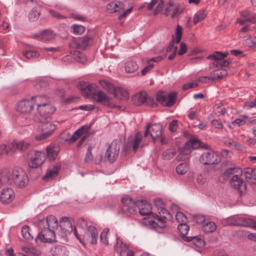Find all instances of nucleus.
I'll use <instances>...</instances> for the list:
<instances>
[{"mask_svg":"<svg viewBox=\"0 0 256 256\" xmlns=\"http://www.w3.org/2000/svg\"><path fill=\"white\" fill-rule=\"evenodd\" d=\"M28 181L26 172L18 166L12 170H4L0 174V186L7 185L22 188L28 185Z\"/></svg>","mask_w":256,"mask_h":256,"instance_id":"f257e3e1","label":"nucleus"},{"mask_svg":"<svg viewBox=\"0 0 256 256\" xmlns=\"http://www.w3.org/2000/svg\"><path fill=\"white\" fill-rule=\"evenodd\" d=\"M122 206L120 208L119 212L127 216L136 214V207L138 208L139 213L142 216H150L152 214V205L146 200H140L134 201L131 198L126 196L122 199Z\"/></svg>","mask_w":256,"mask_h":256,"instance_id":"f03ea898","label":"nucleus"},{"mask_svg":"<svg viewBox=\"0 0 256 256\" xmlns=\"http://www.w3.org/2000/svg\"><path fill=\"white\" fill-rule=\"evenodd\" d=\"M78 88L81 91L83 96L86 97L92 96V98L97 102L101 104L108 108H120V106H117L113 104L111 98L104 92L98 90L96 92V86L86 82H81L78 84Z\"/></svg>","mask_w":256,"mask_h":256,"instance_id":"7ed1b4c3","label":"nucleus"},{"mask_svg":"<svg viewBox=\"0 0 256 256\" xmlns=\"http://www.w3.org/2000/svg\"><path fill=\"white\" fill-rule=\"evenodd\" d=\"M158 212L160 216L152 213L153 218L148 217V218H144V220H146V224L149 225L151 228L158 232H161V230L166 227L165 220H170L172 218V216L164 207L160 208Z\"/></svg>","mask_w":256,"mask_h":256,"instance_id":"20e7f679","label":"nucleus"},{"mask_svg":"<svg viewBox=\"0 0 256 256\" xmlns=\"http://www.w3.org/2000/svg\"><path fill=\"white\" fill-rule=\"evenodd\" d=\"M200 148L208 150L209 146L200 142L198 138H192L184 144L182 148H178V152L179 154L176 156V160L178 161H186L190 158V150Z\"/></svg>","mask_w":256,"mask_h":256,"instance_id":"39448f33","label":"nucleus"},{"mask_svg":"<svg viewBox=\"0 0 256 256\" xmlns=\"http://www.w3.org/2000/svg\"><path fill=\"white\" fill-rule=\"evenodd\" d=\"M46 154L41 151H34V154L32 156L28 161V172L33 178H36L40 175V172H36L35 168L40 166L46 160Z\"/></svg>","mask_w":256,"mask_h":256,"instance_id":"423d86ee","label":"nucleus"},{"mask_svg":"<svg viewBox=\"0 0 256 256\" xmlns=\"http://www.w3.org/2000/svg\"><path fill=\"white\" fill-rule=\"evenodd\" d=\"M38 228L40 231L35 238L36 244H39L42 242L52 243L56 241L55 231L51 230L48 227L38 226Z\"/></svg>","mask_w":256,"mask_h":256,"instance_id":"0eeeda50","label":"nucleus"},{"mask_svg":"<svg viewBox=\"0 0 256 256\" xmlns=\"http://www.w3.org/2000/svg\"><path fill=\"white\" fill-rule=\"evenodd\" d=\"M177 93L175 92H170L168 94L163 91H159L156 95V100L162 106L170 107L176 103Z\"/></svg>","mask_w":256,"mask_h":256,"instance_id":"6e6552de","label":"nucleus"},{"mask_svg":"<svg viewBox=\"0 0 256 256\" xmlns=\"http://www.w3.org/2000/svg\"><path fill=\"white\" fill-rule=\"evenodd\" d=\"M119 142L118 140H114L108 146L104 155L110 162H114L118 157L120 151Z\"/></svg>","mask_w":256,"mask_h":256,"instance_id":"1a4fd4ad","label":"nucleus"},{"mask_svg":"<svg viewBox=\"0 0 256 256\" xmlns=\"http://www.w3.org/2000/svg\"><path fill=\"white\" fill-rule=\"evenodd\" d=\"M50 118L40 119L39 116L34 115L33 116L34 122L40 123L38 126L41 131L46 132L50 136L56 129V126L50 122Z\"/></svg>","mask_w":256,"mask_h":256,"instance_id":"9d476101","label":"nucleus"},{"mask_svg":"<svg viewBox=\"0 0 256 256\" xmlns=\"http://www.w3.org/2000/svg\"><path fill=\"white\" fill-rule=\"evenodd\" d=\"M37 114L40 119L49 118L54 112L56 108L50 104L47 103L37 104Z\"/></svg>","mask_w":256,"mask_h":256,"instance_id":"9b49d317","label":"nucleus"},{"mask_svg":"<svg viewBox=\"0 0 256 256\" xmlns=\"http://www.w3.org/2000/svg\"><path fill=\"white\" fill-rule=\"evenodd\" d=\"M59 225L60 228H58L57 234L62 238H65L72 232V224L67 217L61 218Z\"/></svg>","mask_w":256,"mask_h":256,"instance_id":"f8f14e48","label":"nucleus"},{"mask_svg":"<svg viewBox=\"0 0 256 256\" xmlns=\"http://www.w3.org/2000/svg\"><path fill=\"white\" fill-rule=\"evenodd\" d=\"M40 98V96H36L32 97L30 100H22L18 104L16 110L22 114H29L34 110V100L37 102L38 99Z\"/></svg>","mask_w":256,"mask_h":256,"instance_id":"ddd939ff","label":"nucleus"},{"mask_svg":"<svg viewBox=\"0 0 256 256\" xmlns=\"http://www.w3.org/2000/svg\"><path fill=\"white\" fill-rule=\"evenodd\" d=\"M220 161V156L212 151L203 152L200 158V162L204 165L216 164Z\"/></svg>","mask_w":256,"mask_h":256,"instance_id":"4468645a","label":"nucleus"},{"mask_svg":"<svg viewBox=\"0 0 256 256\" xmlns=\"http://www.w3.org/2000/svg\"><path fill=\"white\" fill-rule=\"evenodd\" d=\"M92 41V37L85 36L72 42L70 44V46L78 50H84L86 46L91 44Z\"/></svg>","mask_w":256,"mask_h":256,"instance_id":"2eb2a0df","label":"nucleus"},{"mask_svg":"<svg viewBox=\"0 0 256 256\" xmlns=\"http://www.w3.org/2000/svg\"><path fill=\"white\" fill-rule=\"evenodd\" d=\"M38 226L48 227L51 230L58 232V223L56 218L54 216H48L46 219L40 220L38 222Z\"/></svg>","mask_w":256,"mask_h":256,"instance_id":"dca6fc26","label":"nucleus"},{"mask_svg":"<svg viewBox=\"0 0 256 256\" xmlns=\"http://www.w3.org/2000/svg\"><path fill=\"white\" fill-rule=\"evenodd\" d=\"M231 186L234 189L238 190L240 195L246 191V184L239 178L238 174L234 175L230 180Z\"/></svg>","mask_w":256,"mask_h":256,"instance_id":"f3484780","label":"nucleus"},{"mask_svg":"<svg viewBox=\"0 0 256 256\" xmlns=\"http://www.w3.org/2000/svg\"><path fill=\"white\" fill-rule=\"evenodd\" d=\"M98 238V232L94 226L87 227L86 232V240L92 244H96Z\"/></svg>","mask_w":256,"mask_h":256,"instance_id":"a211bd4d","label":"nucleus"},{"mask_svg":"<svg viewBox=\"0 0 256 256\" xmlns=\"http://www.w3.org/2000/svg\"><path fill=\"white\" fill-rule=\"evenodd\" d=\"M250 222V218L235 216L228 220V224L230 226L248 227Z\"/></svg>","mask_w":256,"mask_h":256,"instance_id":"6ab92c4d","label":"nucleus"},{"mask_svg":"<svg viewBox=\"0 0 256 256\" xmlns=\"http://www.w3.org/2000/svg\"><path fill=\"white\" fill-rule=\"evenodd\" d=\"M14 198V192L11 188H4L2 190L0 196V201L3 204H8L12 201Z\"/></svg>","mask_w":256,"mask_h":256,"instance_id":"aec40b11","label":"nucleus"},{"mask_svg":"<svg viewBox=\"0 0 256 256\" xmlns=\"http://www.w3.org/2000/svg\"><path fill=\"white\" fill-rule=\"evenodd\" d=\"M92 124H91L89 126L84 125L80 127L73 134L70 138V141L71 142H75L82 134H88Z\"/></svg>","mask_w":256,"mask_h":256,"instance_id":"412c9836","label":"nucleus"},{"mask_svg":"<svg viewBox=\"0 0 256 256\" xmlns=\"http://www.w3.org/2000/svg\"><path fill=\"white\" fill-rule=\"evenodd\" d=\"M150 130V136L152 140L155 142L156 138L162 136V126L160 124H151Z\"/></svg>","mask_w":256,"mask_h":256,"instance_id":"4be33fe9","label":"nucleus"},{"mask_svg":"<svg viewBox=\"0 0 256 256\" xmlns=\"http://www.w3.org/2000/svg\"><path fill=\"white\" fill-rule=\"evenodd\" d=\"M113 94L114 96L118 100H127L129 98V93L127 90L120 87L114 88Z\"/></svg>","mask_w":256,"mask_h":256,"instance_id":"5701e85b","label":"nucleus"},{"mask_svg":"<svg viewBox=\"0 0 256 256\" xmlns=\"http://www.w3.org/2000/svg\"><path fill=\"white\" fill-rule=\"evenodd\" d=\"M12 144L14 150H18L21 152L26 150L31 146L30 142L25 140L14 141Z\"/></svg>","mask_w":256,"mask_h":256,"instance_id":"b1692460","label":"nucleus"},{"mask_svg":"<svg viewBox=\"0 0 256 256\" xmlns=\"http://www.w3.org/2000/svg\"><path fill=\"white\" fill-rule=\"evenodd\" d=\"M59 149L56 146H49L46 148V156L50 160H54L58 154Z\"/></svg>","mask_w":256,"mask_h":256,"instance_id":"393cba45","label":"nucleus"},{"mask_svg":"<svg viewBox=\"0 0 256 256\" xmlns=\"http://www.w3.org/2000/svg\"><path fill=\"white\" fill-rule=\"evenodd\" d=\"M184 240L186 242H192L196 246L201 248L204 246V240L197 236H184Z\"/></svg>","mask_w":256,"mask_h":256,"instance_id":"a878e982","label":"nucleus"},{"mask_svg":"<svg viewBox=\"0 0 256 256\" xmlns=\"http://www.w3.org/2000/svg\"><path fill=\"white\" fill-rule=\"evenodd\" d=\"M50 253L53 256H67L68 251L65 246H57L50 250Z\"/></svg>","mask_w":256,"mask_h":256,"instance_id":"bb28decb","label":"nucleus"},{"mask_svg":"<svg viewBox=\"0 0 256 256\" xmlns=\"http://www.w3.org/2000/svg\"><path fill=\"white\" fill-rule=\"evenodd\" d=\"M133 104L136 106H140L145 104L146 101V94L144 92H138L132 98Z\"/></svg>","mask_w":256,"mask_h":256,"instance_id":"cd10ccee","label":"nucleus"},{"mask_svg":"<svg viewBox=\"0 0 256 256\" xmlns=\"http://www.w3.org/2000/svg\"><path fill=\"white\" fill-rule=\"evenodd\" d=\"M61 165L60 164H56V166H54L52 169L48 170L46 174L43 177V180H48L49 178H54L57 176L58 174L59 170L60 168Z\"/></svg>","mask_w":256,"mask_h":256,"instance_id":"c85d7f7f","label":"nucleus"},{"mask_svg":"<svg viewBox=\"0 0 256 256\" xmlns=\"http://www.w3.org/2000/svg\"><path fill=\"white\" fill-rule=\"evenodd\" d=\"M227 74V71L225 69L214 70L210 74L211 80L214 81L216 80H221L226 76Z\"/></svg>","mask_w":256,"mask_h":256,"instance_id":"c756f323","label":"nucleus"},{"mask_svg":"<svg viewBox=\"0 0 256 256\" xmlns=\"http://www.w3.org/2000/svg\"><path fill=\"white\" fill-rule=\"evenodd\" d=\"M240 15L246 19L247 22L256 23V14L252 13L249 10H244L240 12Z\"/></svg>","mask_w":256,"mask_h":256,"instance_id":"7c9ffc66","label":"nucleus"},{"mask_svg":"<svg viewBox=\"0 0 256 256\" xmlns=\"http://www.w3.org/2000/svg\"><path fill=\"white\" fill-rule=\"evenodd\" d=\"M132 143V136L128 137L127 142H126L124 146L122 149L121 151L120 154L123 156H126L128 153L130 151Z\"/></svg>","mask_w":256,"mask_h":256,"instance_id":"2f4dec72","label":"nucleus"},{"mask_svg":"<svg viewBox=\"0 0 256 256\" xmlns=\"http://www.w3.org/2000/svg\"><path fill=\"white\" fill-rule=\"evenodd\" d=\"M142 135L140 132H136L134 136V138H132V150L134 152H136L137 151V150L140 144L142 142Z\"/></svg>","mask_w":256,"mask_h":256,"instance_id":"473e14b6","label":"nucleus"},{"mask_svg":"<svg viewBox=\"0 0 256 256\" xmlns=\"http://www.w3.org/2000/svg\"><path fill=\"white\" fill-rule=\"evenodd\" d=\"M228 53L226 52H222L218 51L214 52L212 54H210L207 56V58L213 60H222L224 58H226Z\"/></svg>","mask_w":256,"mask_h":256,"instance_id":"72a5a7b5","label":"nucleus"},{"mask_svg":"<svg viewBox=\"0 0 256 256\" xmlns=\"http://www.w3.org/2000/svg\"><path fill=\"white\" fill-rule=\"evenodd\" d=\"M216 228V226L214 222H210L204 224L202 228V231L206 234H208L214 232Z\"/></svg>","mask_w":256,"mask_h":256,"instance_id":"f704fd0d","label":"nucleus"},{"mask_svg":"<svg viewBox=\"0 0 256 256\" xmlns=\"http://www.w3.org/2000/svg\"><path fill=\"white\" fill-rule=\"evenodd\" d=\"M138 69V66L134 61H129L125 64V70L128 73H132Z\"/></svg>","mask_w":256,"mask_h":256,"instance_id":"c9c22d12","label":"nucleus"},{"mask_svg":"<svg viewBox=\"0 0 256 256\" xmlns=\"http://www.w3.org/2000/svg\"><path fill=\"white\" fill-rule=\"evenodd\" d=\"M99 84L104 89L106 90L108 92L112 93V92H114V86L108 81L105 80H100Z\"/></svg>","mask_w":256,"mask_h":256,"instance_id":"e433bc0d","label":"nucleus"},{"mask_svg":"<svg viewBox=\"0 0 256 256\" xmlns=\"http://www.w3.org/2000/svg\"><path fill=\"white\" fill-rule=\"evenodd\" d=\"M178 230L180 233V235L184 240V238L187 236L186 235L190 230V227L186 223H180L178 226Z\"/></svg>","mask_w":256,"mask_h":256,"instance_id":"4c0bfd02","label":"nucleus"},{"mask_svg":"<svg viewBox=\"0 0 256 256\" xmlns=\"http://www.w3.org/2000/svg\"><path fill=\"white\" fill-rule=\"evenodd\" d=\"M206 12L205 10H202L195 14L193 19V22L194 24L204 20L206 16Z\"/></svg>","mask_w":256,"mask_h":256,"instance_id":"58836bf2","label":"nucleus"},{"mask_svg":"<svg viewBox=\"0 0 256 256\" xmlns=\"http://www.w3.org/2000/svg\"><path fill=\"white\" fill-rule=\"evenodd\" d=\"M23 55L26 58L30 59L38 58L40 54L35 50H26L23 52Z\"/></svg>","mask_w":256,"mask_h":256,"instance_id":"ea45409f","label":"nucleus"},{"mask_svg":"<svg viewBox=\"0 0 256 256\" xmlns=\"http://www.w3.org/2000/svg\"><path fill=\"white\" fill-rule=\"evenodd\" d=\"M40 16V11L38 8H34L28 14V18L31 22H35Z\"/></svg>","mask_w":256,"mask_h":256,"instance_id":"a19ab883","label":"nucleus"},{"mask_svg":"<svg viewBox=\"0 0 256 256\" xmlns=\"http://www.w3.org/2000/svg\"><path fill=\"white\" fill-rule=\"evenodd\" d=\"M23 251L28 254V256H38L40 252L34 248L24 246L22 248Z\"/></svg>","mask_w":256,"mask_h":256,"instance_id":"79ce46f5","label":"nucleus"},{"mask_svg":"<svg viewBox=\"0 0 256 256\" xmlns=\"http://www.w3.org/2000/svg\"><path fill=\"white\" fill-rule=\"evenodd\" d=\"M188 170V164L186 162H182L179 164L176 168V172L180 175L185 174Z\"/></svg>","mask_w":256,"mask_h":256,"instance_id":"37998d69","label":"nucleus"},{"mask_svg":"<svg viewBox=\"0 0 256 256\" xmlns=\"http://www.w3.org/2000/svg\"><path fill=\"white\" fill-rule=\"evenodd\" d=\"M176 152L175 150H166L163 152L162 154V158L164 160H170L172 159L176 155Z\"/></svg>","mask_w":256,"mask_h":256,"instance_id":"c03bdc74","label":"nucleus"},{"mask_svg":"<svg viewBox=\"0 0 256 256\" xmlns=\"http://www.w3.org/2000/svg\"><path fill=\"white\" fill-rule=\"evenodd\" d=\"M54 35L50 30H44L41 34V38L44 41H49L54 38Z\"/></svg>","mask_w":256,"mask_h":256,"instance_id":"a18cd8bd","label":"nucleus"},{"mask_svg":"<svg viewBox=\"0 0 256 256\" xmlns=\"http://www.w3.org/2000/svg\"><path fill=\"white\" fill-rule=\"evenodd\" d=\"M30 228L28 226H24L22 228L21 232L22 236L26 240H30L33 239V237L30 236Z\"/></svg>","mask_w":256,"mask_h":256,"instance_id":"49530a36","label":"nucleus"},{"mask_svg":"<svg viewBox=\"0 0 256 256\" xmlns=\"http://www.w3.org/2000/svg\"><path fill=\"white\" fill-rule=\"evenodd\" d=\"M176 38L175 42L176 44H179L180 42V40L182 34V28L180 25H178L176 30Z\"/></svg>","mask_w":256,"mask_h":256,"instance_id":"de8ad7c7","label":"nucleus"},{"mask_svg":"<svg viewBox=\"0 0 256 256\" xmlns=\"http://www.w3.org/2000/svg\"><path fill=\"white\" fill-rule=\"evenodd\" d=\"M92 146H89L88 148L86 156L84 160L85 162L86 163H90L93 160V156L92 153Z\"/></svg>","mask_w":256,"mask_h":256,"instance_id":"09e8293b","label":"nucleus"},{"mask_svg":"<svg viewBox=\"0 0 256 256\" xmlns=\"http://www.w3.org/2000/svg\"><path fill=\"white\" fill-rule=\"evenodd\" d=\"M48 86V83L43 80H40L35 85V88L38 90H42L46 88Z\"/></svg>","mask_w":256,"mask_h":256,"instance_id":"8fccbe9b","label":"nucleus"},{"mask_svg":"<svg viewBox=\"0 0 256 256\" xmlns=\"http://www.w3.org/2000/svg\"><path fill=\"white\" fill-rule=\"evenodd\" d=\"M239 170L240 169L236 168H227L224 174V179H228L231 174L236 172H238Z\"/></svg>","mask_w":256,"mask_h":256,"instance_id":"3c124183","label":"nucleus"},{"mask_svg":"<svg viewBox=\"0 0 256 256\" xmlns=\"http://www.w3.org/2000/svg\"><path fill=\"white\" fill-rule=\"evenodd\" d=\"M176 219L178 222L186 223L187 217L182 212H178L176 214Z\"/></svg>","mask_w":256,"mask_h":256,"instance_id":"603ef678","label":"nucleus"},{"mask_svg":"<svg viewBox=\"0 0 256 256\" xmlns=\"http://www.w3.org/2000/svg\"><path fill=\"white\" fill-rule=\"evenodd\" d=\"M108 232L109 229L108 228H105L103 230L100 236V239L101 242L106 245L108 244V242L106 237L107 234Z\"/></svg>","mask_w":256,"mask_h":256,"instance_id":"864d4df0","label":"nucleus"},{"mask_svg":"<svg viewBox=\"0 0 256 256\" xmlns=\"http://www.w3.org/2000/svg\"><path fill=\"white\" fill-rule=\"evenodd\" d=\"M73 32L76 34H81L84 32L85 28L84 26L78 24H73L72 26Z\"/></svg>","mask_w":256,"mask_h":256,"instance_id":"5fc2aeb1","label":"nucleus"},{"mask_svg":"<svg viewBox=\"0 0 256 256\" xmlns=\"http://www.w3.org/2000/svg\"><path fill=\"white\" fill-rule=\"evenodd\" d=\"M123 6V3L121 2H112L108 4L107 7V8L109 10V6L112 7V12L114 13L118 12V10H117L118 8H120Z\"/></svg>","mask_w":256,"mask_h":256,"instance_id":"6e6d98bb","label":"nucleus"},{"mask_svg":"<svg viewBox=\"0 0 256 256\" xmlns=\"http://www.w3.org/2000/svg\"><path fill=\"white\" fill-rule=\"evenodd\" d=\"M193 220L198 224H202L206 220L205 216L201 214H194L192 216Z\"/></svg>","mask_w":256,"mask_h":256,"instance_id":"4d7b16f0","label":"nucleus"},{"mask_svg":"<svg viewBox=\"0 0 256 256\" xmlns=\"http://www.w3.org/2000/svg\"><path fill=\"white\" fill-rule=\"evenodd\" d=\"M13 150V148H11V146H8L5 144H2L0 146V154H8L10 150Z\"/></svg>","mask_w":256,"mask_h":256,"instance_id":"13d9d810","label":"nucleus"},{"mask_svg":"<svg viewBox=\"0 0 256 256\" xmlns=\"http://www.w3.org/2000/svg\"><path fill=\"white\" fill-rule=\"evenodd\" d=\"M50 135L46 132L42 131V132L35 136V139L36 141L40 142L46 139Z\"/></svg>","mask_w":256,"mask_h":256,"instance_id":"bf43d9fd","label":"nucleus"},{"mask_svg":"<svg viewBox=\"0 0 256 256\" xmlns=\"http://www.w3.org/2000/svg\"><path fill=\"white\" fill-rule=\"evenodd\" d=\"M76 224L78 227L84 230L87 227V222L83 218H80L78 219L76 222Z\"/></svg>","mask_w":256,"mask_h":256,"instance_id":"052dcab7","label":"nucleus"},{"mask_svg":"<svg viewBox=\"0 0 256 256\" xmlns=\"http://www.w3.org/2000/svg\"><path fill=\"white\" fill-rule=\"evenodd\" d=\"M164 5V2L163 0H160L158 2L156 8L154 9L153 14L154 15L157 14L161 10H162Z\"/></svg>","mask_w":256,"mask_h":256,"instance_id":"680f3d73","label":"nucleus"},{"mask_svg":"<svg viewBox=\"0 0 256 256\" xmlns=\"http://www.w3.org/2000/svg\"><path fill=\"white\" fill-rule=\"evenodd\" d=\"M77 109L86 111H90L95 109V106L92 104L82 105L79 106Z\"/></svg>","mask_w":256,"mask_h":256,"instance_id":"e2e57ef3","label":"nucleus"},{"mask_svg":"<svg viewBox=\"0 0 256 256\" xmlns=\"http://www.w3.org/2000/svg\"><path fill=\"white\" fill-rule=\"evenodd\" d=\"M177 126V120H174L169 124L168 129L171 132H175L176 130Z\"/></svg>","mask_w":256,"mask_h":256,"instance_id":"0e129e2a","label":"nucleus"},{"mask_svg":"<svg viewBox=\"0 0 256 256\" xmlns=\"http://www.w3.org/2000/svg\"><path fill=\"white\" fill-rule=\"evenodd\" d=\"M187 46L184 43L182 42L180 44V50L178 52V54L180 56L184 54L187 52Z\"/></svg>","mask_w":256,"mask_h":256,"instance_id":"69168bd1","label":"nucleus"},{"mask_svg":"<svg viewBox=\"0 0 256 256\" xmlns=\"http://www.w3.org/2000/svg\"><path fill=\"white\" fill-rule=\"evenodd\" d=\"M50 13L54 17L58 19H64L66 16L64 15L61 14L60 13L54 10H50Z\"/></svg>","mask_w":256,"mask_h":256,"instance_id":"338daca9","label":"nucleus"},{"mask_svg":"<svg viewBox=\"0 0 256 256\" xmlns=\"http://www.w3.org/2000/svg\"><path fill=\"white\" fill-rule=\"evenodd\" d=\"M145 104L152 107H156L158 106L157 103L154 101V98L152 97L148 98H146V101Z\"/></svg>","mask_w":256,"mask_h":256,"instance_id":"774afa93","label":"nucleus"}]
</instances>
